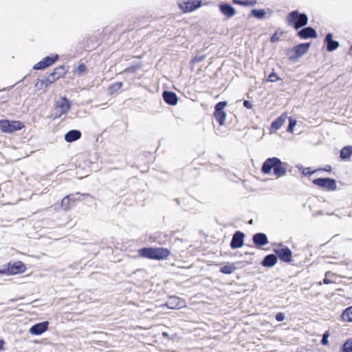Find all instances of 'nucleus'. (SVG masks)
<instances>
[{
	"instance_id": "f257e3e1",
	"label": "nucleus",
	"mask_w": 352,
	"mask_h": 352,
	"mask_svg": "<svg viewBox=\"0 0 352 352\" xmlns=\"http://www.w3.org/2000/svg\"><path fill=\"white\" fill-rule=\"evenodd\" d=\"M284 165H286V163L283 162L279 158L270 157L263 162L261 171L264 174H270L273 169L274 175L277 177H280L287 173V169Z\"/></svg>"
},
{
	"instance_id": "f03ea898",
	"label": "nucleus",
	"mask_w": 352,
	"mask_h": 352,
	"mask_svg": "<svg viewBox=\"0 0 352 352\" xmlns=\"http://www.w3.org/2000/svg\"><path fill=\"white\" fill-rule=\"evenodd\" d=\"M138 254L141 257L154 260H162L167 258L170 252L164 248L145 247L138 250Z\"/></svg>"
},
{
	"instance_id": "7ed1b4c3",
	"label": "nucleus",
	"mask_w": 352,
	"mask_h": 352,
	"mask_svg": "<svg viewBox=\"0 0 352 352\" xmlns=\"http://www.w3.org/2000/svg\"><path fill=\"white\" fill-rule=\"evenodd\" d=\"M308 20L305 13H300L298 10L292 11L287 16L288 25L296 30L305 27L308 23Z\"/></svg>"
},
{
	"instance_id": "20e7f679",
	"label": "nucleus",
	"mask_w": 352,
	"mask_h": 352,
	"mask_svg": "<svg viewBox=\"0 0 352 352\" xmlns=\"http://www.w3.org/2000/svg\"><path fill=\"white\" fill-rule=\"evenodd\" d=\"M25 270V265L22 261L9 262L0 267V274L16 275L22 274Z\"/></svg>"
},
{
	"instance_id": "39448f33",
	"label": "nucleus",
	"mask_w": 352,
	"mask_h": 352,
	"mask_svg": "<svg viewBox=\"0 0 352 352\" xmlns=\"http://www.w3.org/2000/svg\"><path fill=\"white\" fill-rule=\"evenodd\" d=\"M24 126V124L19 120H0V130L5 133H12Z\"/></svg>"
},
{
	"instance_id": "423d86ee",
	"label": "nucleus",
	"mask_w": 352,
	"mask_h": 352,
	"mask_svg": "<svg viewBox=\"0 0 352 352\" xmlns=\"http://www.w3.org/2000/svg\"><path fill=\"white\" fill-rule=\"evenodd\" d=\"M310 43H302L294 46L287 52V55L291 60H296L308 52Z\"/></svg>"
},
{
	"instance_id": "0eeeda50",
	"label": "nucleus",
	"mask_w": 352,
	"mask_h": 352,
	"mask_svg": "<svg viewBox=\"0 0 352 352\" xmlns=\"http://www.w3.org/2000/svg\"><path fill=\"white\" fill-rule=\"evenodd\" d=\"M227 104L226 101H221L214 105L213 116L220 126H223L225 124L227 114L224 111V108L227 106Z\"/></svg>"
},
{
	"instance_id": "6e6552de",
	"label": "nucleus",
	"mask_w": 352,
	"mask_h": 352,
	"mask_svg": "<svg viewBox=\"0 0 352 352\" xmlns=\"http://www.w3.org/2000/svg\"><path fill=\"white\" fill-rule=\"evenodd\" d=\"M313 184L321 188L327 190L333 191L337 189L336 181L330 177H320L314 179Z\"/></svg>"
},
{
	"instance_id": "1a4fd4ad",
	"label": "nucleus",
	"mask_w": 352,
	"mask_h": 352,
	"mask_svg": "<svg viewBox=\"0 0 352 352\" xmlns=\"http://www.w3.org/2000/svg\"><path fill=\"white\" fill-rule=\"evenodd\" d=\"M280 248L274 249V252L276 254L277 258H278L281 261L285 263H291L292 259V252L287 247L280 244Z\"/></svg>"
},
{
	"instance_id": "9d476101",
	"label": "nucleus",
	"mask_w": 352,
	"mask_h": 352,
	"mask_svg": "<svg viewBox=\"0 0 352 352\" xmlns=\"http://www.w3.org/2000/svg\"><path fill=\"white\" fill-rule=\"evenodd\" d=\"M58 59V55L55 54L53 56H47L43 58L41 61L37 63L33 66V69L35 70L44 69L50 65H52L54 63H55Z\"/></svg>"
},
{
	"instance_id": "9b49d317",
	"label": "nucleus",
	"mask_w": 352,
	"mask_h": 352,
	"mask_svg": "<svg viewBox=\"0 0 352 352\" xmlns=\"http://www.w3.org/2000/svg\"><path fill=\"white\" fill-rule=\"evenodd\" d=\"M71 108V102L65 97L61 98L56 102V110L59 113V116L62 114L66 113Z\"/></svg>"
},
{
	"instance_id": "f8f14e48",
	"label": "nucleus",
	"mask_w": 352,
	"mask_h": 352,
	"mask_svg": "<svg viewBox=\"0 0 352 352\" xmlns=\"http://www.w3.org/2000/svg\"><path fill=\"white\" fill-rule=\"evenodd\" d=\"M245 234L241 231H236L232 236L230 241V248L233 250L241 248L244 244Z\"/></svg>"
},
{
	"instance_id": "ddd939ff",
	"label": "nucleus",
	"mask_w": 352,
	"mask_h": 352,
	"mask_svg": "<svg viewBox=\"0 0 352 352\" xmlns=\"http://www.w3.org/2000/svg\"><path fill=\"white\" fill-rule=\"evenodd\" d=\"M201 6V1L198 0H187L179 3V8L185 12H192Z\"/></svg>"
},
{
	"instance_id": "4468645a",
	"label": "nucleus",
	"mask_w": 352,
	"mask_h": 352,
	"mask_svg": "<svg viewBox=\"0 0 352 352\" xmlns=\"http://www.w3.org/2000/svg\"><path fill=\"white\" fill-rule=\"evenodd\" d=\"M49 324L48 321L34 324L30 328L29 332L32 335L40 336L48 329Z\"/></svg>"
},
{
	"instance_id": "2eb2a0df",
	"label": "nucleus",
	"mask_w": 352,
	"mask_h": 352,
	"mask_svg": "<svg viewBox=\"0 0 352 352\" xmlns=\"http://www.w3.org/2000/svg\"><path fill=\"white\" fill-rule=\"evenodd\" d=\"M297 36L301 39L316 38L317 32L312 27H303L298 31Z\"/></svg>"
},
{
	"instance_id": "dca6fc26",
	"label": "nucleus",
	"mask_w": 352,
	"mask_h": 352,
	"mask_svg": "<svg viewBox=\"0 0 352 352\" xmlns=\"http://www.w3.org/2000/svg\"><path fill=\"white\" fill-rule=\"evenodd\" d=\"M252 241L257 247H262L268 243V238L265 233L258 232L253 235Z\"/></svg>"
},
{
	"instance_id": "f3484780",
	"label": "nucleus",
	"mask_w": 352,
	"mask_h": 352,
	"mask_svg": "<svg viewBox=\"0 0 352 352\" xmlns=\"http://www.w3.org/2000/svg\"><path fill=\"white\" fill-rule=\"evenodd\" d=\"M184 302L180 298L172 296H170L166 302V306L171 309H180L184 306Z\"/></svg>"
},
{
	"instance_id": "a211bd4d",
	"label": "nucleus",
	"mask_w": 352,
	"mask_h": 352,
	"mask_svg": "<svg viewBox=\"0 0 352 352\" xmlns=\"http://www.w3.org/2000/svg\"><path fill=\"white\" fill-rule=\"evenodd\" d=\"M163 99L166 103L169 105L174 106L177 104L178 98L177 94L173 91H164L162 94Z\"/></svg>"
},
{
	"instance_id": "6ab92c4d",
	"label": "nucleus",
	"mask_w": 352,
	"mask_h": 352,
	"mask_svg": "<svg viewBox=\"0 0 352 352\" xmlns=\"http://www.w3.org/2000/svg\"><path fill=\"white\" fill-rule=\"evenodd\" d=\"M324 42L327 45V50L328 52H333L339 47V42L333 39V34L328 33L325 36Z\"/></svg>"
},
{
	"instance_id": "aec40b11",
	"label": "nucleus",
	"mask_w": 352,
	"mask_h": 352,
	"mask_svg": "<svg viewBox=\"0 0 352 352\" xmlns=\"http://www.w3.org/2000/svg\"><path fill=\"white\" fill-rule=\"evenodd\" d=\"M278 261L277 256L276 254H270L266 255L263 261H261V265L263 267H272L274 266Z\"/></svg>"
},
{
	"instance_id": "412c9836",
	"label": "nucleus",
	"mask_w": 352,
	"mask_h": 352,
	"mask_svg": "<svg viewBox=\"0 0 352 352\" xmlns=\"http://www.w3.org/2000/svg\"><path fill=\"white\" fill-rule=\"evenodd\" d=\"M220 12L228 18L232 17L236 14L235 8L228 3L219 5Z\"/></svg>"
},
{
	"instance_id": "4be33fe9",
	"label": "nucleus",
	"mask_w": 352,
	"mask_h": 352,
	"mask_svg": "<svg viewBox=\"0 0 352 352\" xmlns=\"http://www.w3.org/2000/svg\"><path fill=\"white\" fill-rule=\"evenodd\" d=\"M80 137L81 132L80 131L72 129L66 133L64 138L67 142H73L80 139Z\"/></svg>"
},
{
	"instance_id": "5701e85b",
	"label": "nucleus",
	"mask_w": 352,
	"mask_h": 352,
	"mask_svg": "<svg viewBox=\"0 0 352 352\" xmlns=\"http://www.w3.org/2000/svg\"><path fill=\"white\" fill-rule=\"evenodd\" d=\"M340 317L344 322H352V306L346 307L342 311Z\"/></svg>"
},
{
	"instance_id": "b1692460",
	"label": "nucleus",
	"mask_w": 352,
	"mask_h": 352,
	"mask_svg": "<svg viewBox=\"0 0 352 352\" xmlns=\"http://www.w3.org/2000/svg\"><path fill=\"white\" fill-rule=\"evenodd\" d=\"M236 270L234 263H228L220 267L219 272L224 274H230Z\"/></svg>"
},
{
	"instance_id": "393cba45",
	"label": "nucleus",
	"mask_w": 352,
	"mask_h": 352,
	"mask_svg": "<svg viewBox=\"0 0 352 352\" xmlns=\"http://www.w3.org/2000/svg\"><path fill=\"white\" fill-rule=\"evenodd\" d=\"M352 154V146H344L340 150V157L342 160H347L349 159Z\"/></svg>"
},
{
	"instance_id": "a878e982",
	"label": "nucleus",
	"mask_w": 352,
	"mask_h": 352,
	"mask_svg": "<svg viewBox=\"0 0 352 352\" xmlns=\"http://www.w3.org/2000/svg\"><path fill=\"white\" fill-rule=\"evenodd\" d=\"M286 118L283 116V115L280 116L275 120H274L271 124L272 129L275 130L279 129L285 123Z\"/></svg>"
},
{
	"instance_id": "bb28decb",
	"label": "nucleus",
	"mask_w": 352,
	"mask_h": 352,
	"mask_svg": "<svg viewBox=\"0 0 352 352\" xmlns=\"http://www.w3.org/2000/svg\"><path fill=\"white\" fill-rule=\"evenodd\" d=\"M266 14L264 9H253L251 10V15L258 19H263Z\"/></svg>"
},
{
	"instance_id": "cd10ccee",
	"label": "nucleus",
	"mask_w": 352,
	"mask_h": 352,
	"mask_svg": "<svg viewBox=\"0 0 352 352\" xmlns=\"http://www.w3.org/2000/svg\"><path fill=\"white\" fill-rule=\"evenodd\" d=\"M232 2L243 6H253L256 4L257 0H232Z\"/></svg>"
},
{
	"instance_id": "c85d7f7f",
	"label": "nucleus",
	"mask_w": 352,
	"mask_h": 352,
	"mask_svg": "<svg viewBox=\"0 0 352 352\" xmlns=\"http://www.w3.org/2000/svg\"><path fill=\"white\" fill-rule=\"evenodd\" d=\"M341 352H352V339L344 342L342 346Z\"/></svg>"
},
{
	"instance_id": "c756f323",
	"label": "nucleus",
	"mask_w": 352,
	"mask_h": 352,
	"mask_svg": "<svg viewBox=\"0 0 352 352\" xmlns=\"http://www.w3.org/2000/svg\"><path fill=\"white\" fill-rule=\"evenodd\" d=\"M53 73L58 77L59 79L60 77L63 76L66 73V69L64 65L59 66L56 67Z\"/></svg>"
},
{
	"instance_id": "7c9ffc66",
	"label": "nucleus",
	"mask_w": 352,
	"mask_h": 352,
	"mask_svg": "<svg viewBox=\"0 0 352 352\" xmlns=\"http://www.w3.org/2000/svg\"><path fill=\"white\" fill-rule=\"evenodd\" d=\"M71 206L70 199L67 195L61 201V208L64 211H67L69 210Z\"/></svg>"
},
{
	"instance_id": "2f4dec72",
	"label": "nucleus",
	"mask_w": 352,
	"mask_h": 352,
	"mask_svg": "<svg viewBox=\"0 0 352 352\" xmlns=\"http://www.w3.org/2000/svg\"><path fill=\"white\" fill-rule=\"evenodd\" d=\"M67 196L70 199L72 206H74L76 201H80V192L69 194Z\"/></svg>"
},
{
	"instance_id": "473e14b6",
	"label": "nucleus",
	"mask_w": 352,
	"mask_h": 352,
	"mask_svg": "<svg viewBox=\"0 0 352 352\" xmlns=\"http://www.w3.org/2000/svg\"><path fill=\"white\" fill-rule=\"evenodd\" d=\"M298 168V169L300 170H302V173L304 175H313L314 173H315L316 172H317V170H310V168H303L302 165H300V166H297Z\"/></svg>"
},
{
	"instance_id": "72a5a7b5",
	"label": "nucleus",
	"mask_w": 352,
	"mask_h": 352,
	"mask_svg": "<svg viewBox=\"0 0 352 352\" xmlns=\"http://www.w3.org/2000/svg\"><path fill=\"white\" fill-rule=\"evenodd\" d=\"M296 123H297L296 120L294 118L290 117L289 118V124H288L287 131L289 133H292L294 131V128L296 125Z\"/></svg>"
},
{
	"instance_id": "f704fd0d",
	"label": "nucleus",
	"mask_w": 352,
	"mask_h": 352,
	"mask_svg": "<svg viewBox=\"0 0 352 352\" xmlns=\"http://www.w3.org/2000/svg\"><path fill=\"white\" fill-rule=\"evenodd\" d=\"M40 81H41V88H45L49 85H51L52 82L50 81V78H48V76L46 75L42 78L40 79Z\"/></svg>"
},
{
	"instance_id": "c9c22d12",
	"label": "nucleus",
	"mask_w": 352,
	"mask_h": 352,
	"mask_svg": "<svg viewBox=\"0 0 352 352\" xmlns=\"http://www.w3.org/2000/svg\"><path fill=\"white\" fill-rule=\"evenodd\" d=\"M329 333L328 331H326L323 335H322V338L321 339V341H320V343L323 346H326L329 344Z\"/></svg>"
},
{
	"instance_id": "e433bc0d",
	"label": "nucleus",
	"mask_w": 352,
	"mask_h": 352,
	"mask_svg": "<svg viewBox=\"0 0 352 352\" xmlns=\"http://www.w3.org/2000/svg\"><path fill=\"white\" fill-rule=\"evenodd\" d=\"M283 34V32L276 31L270 38V42L274 43L280 39V36Z\"/></svg>"
},
{
	"instance_id": "4c0bfd02",
	"label": "nucleus",
	"mask_w": 352,
	"mask_h": 352,
	"mask_svg": "<svg viewBox=\"0 0 352 352\" xmlns=\"http://www.w3.org/2000/svg\"><path fill=\"white\" fill-rule=\"evenodd\" d=\"M279 80H280V78L278 76L276 73H275L274 72H272L268 76V81L272 82H276Z\"/></svg>"
},
{
	"instance_id": "58836bf2",
	"label": "nucleus",
	"mask_w": 352,
	"mask_h": 352,
	"mask_svg": "<svg viewBox=\"0 0 352 352\" xmlns=\"http://www.w3.org/2000/svg\"><path fill=\"white\" fill-rule=\"evenodd\" d=\"M206 58L205 55H196L192 60L191 63H200Z\"/></svg>"
},
{
	"instance_id": "ea45409f",
	"label": "nucleus",
	"mask_w": 352,
	"mask_h": 352,
	"mask_svg": "<svg viewBox=\"0 0 352 352\" xmlns=\"http://www.w3.org/2000/svg\"><path fill=\"white\" fill-rule=\"evenodd\" d=\"M140 68L139 66L134 65L131 66L125 69L124 72L126 73H134Z\"/></svg>"
},
{
	"instance_id": "a19ab883",
	"label": "nucleus",
	"mask_w": 352,
	"mask_h": 352,
	"mask_svg": "<svg viewBox=\"0 0 352 352\" xmlns=\"http://www.w3.org/2000/svg\"><path fill=\"white\" fill-rule=\"evenodd\" d=\"M275 318L278 322H282L285 318V314L283 312H278L276 314Z\"/></svg>"
},
{
	"instance_id": "79ce46f5",
	"label": "nucleus",
	"mask_w": 352,
	"mask_h": 352,
	"mask_svg": "<svg viewBox=\"0 0 352 352\" xmlns=\"http://www.w3.org/2000/svg\"><path fill=\"white\" fill-rule=\"evenodd\" d=\"M122 86V82H117L116 83H114L113 85H112L111 86V89L113 91H118V89H120Z\"/></svg>"
},
{
	"instance_id": "37998d69",
	"label": "nucleus",
	"mask_w": 352,
	"mask_h": 352,
	"mask_svg": "<svg viewBox=\"0 0 352 352\" xmlns=\"http://www.w3.org/2000/svg\"><path fill=\"white\" fill-rule=\"evenodd\" d=\"M86 70V66L85 65V64L82 63V64H80L78 67H77V72L78 74H82L83 72H85Z\"/></svg>"
},
{
	"instance_id": "c03bdc74",
	"label": "nucleus",
	"mask_w": 352,
	"mask_h": 352,
	"mask_svg": "<svg viewBox=\"0 0 352 352\" xmlns=\"http://www.w3.org/2000/svg\"><path fill=\"white\" fill-rule=\"evenodd\" d=\"M47 76L48 78H50L52 84L58 79V77L53 73V72L49 74Z\"/></svg>"
},
{
	"instance_id": "a18cd8bd",
	"label": "nucleus",
	"mask_w": 352,
	"mask_h": 352,
	"mask_svg": "<svg viewBox=\"0 0 352 352\" xmlns=\"http://www.w3.org/2000/svg\"><path fill=\"white\" fill-rule=\"evenodd\" d=\"M243 106L248 109H252V107H253L252 102L250 100H245L243 101Z\"/></svg>"
},
{
	"instance_id": "49530a36",
	"label": "nucleus",
	"mask_w": 352,
	"mask_h": 352,
	"mask_svg": "<svg viewBox=\"0 0 352 352\" xmlns=\"http://www.w3.org/2000/svg\"><path fill=\"white\" fill-rule=\"evenodd\" d=\"M321 170L330 173L331 171V166L330 165H327L323 168L317 169V171H321Z\"/></svg>"
},
{
	"instance_id": "de8ad7c7",
	"label": "nucleus",
	"mask_w": 352,
	"mask_h": 352,
	"mask_svg": "<svg viewBox=\"0 0 352 352\" xmlns=\"http://www.w3.org/2000/svg\"><path fill=\"white\" fill-rule=\"evenodd\" d=\"M40 79H41V78H38V82L36 83L35 86H36L38 89H42L43 88H41V81H40Z\"/></svg>"
},
{
	"instance_id": "09e8293b",
	"label": "nucleus",
	"mask_w": 352,
	"mask_h": 352,
	"mask_svg": "<svg viewBox=\"0 0 352 352\" xmlns=\"http://www.w3.org/2000/svg\"><path fill=\"white\" fill-rule=\"evenodd\" d=\"M323 283L324 284H326V285H328V284H330L332 283V281L329 279H328L327 277H325L324 279H323Z\"/></svg>"
},
{
	"instance_id": "8fccbe9b",
	"label": "nucleus",
	"mask_w": 352,
	"mask_h": 352,
	"mask_svg": "<svg viewBox=\"0 0 352 352\" xmlns=\"http://www.w3.org/2000/svg\"><path fill=\"white\" fill-rule=\"evenodd\" d=\"M80 195L86 197H92L91 195L89 193H80Z\"/></svg>"
},
{
	"instance_id": "3c124183",
	"label": "nucleus",
	"mask_w": 352,
	"mask_h": 352,
	"mask_svg": "<svg viewBox=\"0 0 352 352\" xmlns=\"http://www.w3.org/2000/svg\"><path fill=\"white\" fill-rule=\"evenodd\" d=\"M3 344H4V341L3 340H0V351L3 349Z\"/></svg>"
},
{
	"instance_id": "603ef678",
	"label": "nucleus",
	"mask_w": 352,
	"mask_h": 352,
	"mask_svg": "<svg viewBox=\"0 0 352 352\" xmlns=\"http://www.w3.org/2000/svg\"><path fill=\"white\" fill-rule=\"evenodd\" d=\"M162 336L164 338H168L169 337V334L167 332H163L162 333Z\"/></svg>"
},
{
	"instance_id": "864d4df0",
	"label": "nucleus",
	"mask_w": 352,
	"mask_h": 352,
	"mask_svg": "<svg viewBox=\"0 0 352 352\" xmlns=\"http://www.w3.org/2000/svg\"><path fill=\"white\" fill-rule=\"evenodd\" d=\"M175 202L177 203V205H180L181 203H180V200L179 199L177 198V199H175Z\"/></svg>"
},
{
	"instance_id": "5fc2aeb1",
	"label": "nucleus",
	"mask_w": 352,
	"mask_h": 352,
	"mask_svg": "<svg viewBox=\"0 0 352 352\" xmlns=\"http://www.w3.org/2000/svg\"><path fill=\"white\" fill-rule=\"evenodd\" d=\"M252 221H252V219H251V220L249 221V223H250V224H252Z\"/></svg>"
},
{
	"instance_id": "6e6d98bb",
	"label": "nucleus",
	"mask_w": 352,
	"mask_h": 352,
	"mask_svg": "<svg viewBox=\"0 0 352 352\" xmlns=\"http://www.w3.org/2000/svg\"><path fill=\"white\" fill-rule=\"evenodd\" d=\"M330 274V272H327V273H326V276H327V275H328V274Z\"/></svg>"
}]
</instances>
